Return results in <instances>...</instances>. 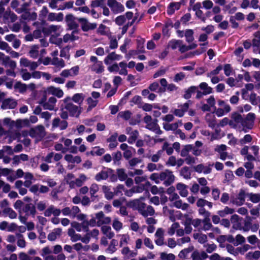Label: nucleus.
Wrapping results in <instances>:
<instances>
[{
    "mask_svg": "<svg viewBox=\"0 0 260 260\" xmlns=\"http://www.w3.org/2000/svg\"><path fill=\"white\" fill-rule=\"evenodd\" d=\"M62 229L61 228H55L53 231L50 233L48 235V239L50 241H55L57 238V236H60L61 234Z\"/></svg>",
    "mask_w": 260,
    "mask_h": 260,
    "instance_id": "12",
    "label": "nucleus"
},
{
    "mask_svg": "<svg viewBox=\"0 0 260 260\" xmlns=\"http://www.w3.org/2000/svg\"><path fill=\"white\" fill-rule=\"evenodd\" d=\"M126 21V18L124 15H120L117 16L115 20V23L118 25L121 26L123 25Z\"/></svg>",
    "mask_w": 260,
    "mask_h": 260,
    "instance_id": "42",
    "label": "nucleus"
},
{
    "mask_svg": "<svg viewBox=\"0 0 260 260\" xmlns=\"http://www.w3.org/2000/svg\"><path fill=\"white\" fill-rule=\"evenodd\" d=\"M160 258L162 260H175V256L173 253L167 254L165 252L160 253Z\"/></svg>",
    "mask_w": 260,
    "mask_h": 260,
    "instance_id": "37",
    "label": "nucleus"
},
{
    "mask_svg": "<svg viewBox=\"0 0 260 260\" xmlns=\"http://www.w3.org/2000/svg\"><path fill=\"white\" fill-rule=\"evenodd\" d=\"M179 227V224L178 222H175L172 224L171 226L168 230L169 235L172 236L175 234L176 230Z\"/></svg>",
    "mask_w": 260,
    "mask_h": 260,
    "instance_id": "49",
    "label": "nucleus"
},
{
    "mask_svg": "<svg viewBox=\"0 0 260 260\" xmlns=\"http://www.w3.org/2000/svg\"><path fill=\"white\" fill-rule=\"evenodd\" d=\"M193 148L192 145L188 144L184 146L181 151L180 155L182 157L186 156L188 154V152Z\"/></svg>",
    "mask_w": 260,
    "mask_h": 260,
    "instance_id": "34",
    "label": "nucleus"
},
{
    "mask_svg": "<svg viewBox=\"0 0 260 260\" xmlns=\"http://www.w3.org/2000/svg\"><path fill=\"white\" fill-rule=\"evenodd\" d=\"M30 6V3H23L21 7L16 10L17 12L18 13H22L25 11H29V10L27 8Z\"/></svg>",
    "mask_w": 260,
    "mask_h": 260,
    "instance_id": "50",
    "label": "nucleus"
},
{
    "mask_svg": "<svg viewBox=\"0 0 260 260\" xmlns=\"http://www.w3.org/2000/svg\"><path fill=\"white\" fill-rule=\"evenodd\" d=\"M122 56L121 55H118L115 53V52H112L109 53L104 59V62L106 64H110V60H119L122 58Z\"/></svg>",
    "mask_w": 260,
    "mask_h": 260,
    "instance_id": "11",
    "label": "nucleus"
},
{
    "mask_svg": "<svg viewBox=\"0 0 260 260\" xmlns=\"http://www.w3.org/2000/svg\"><path fill=\"white\" fill-rule=\"evenodd\" d=\"M199 87L203 91L208 92L207 94H210L213 92V89L212 87L208 86V84L206 82H202L199 85Z\"/></svg>",
    "mask_w": 260,
    "mask_h": 260,
    "instance_id": "30",
    "label": "nucleus"
},
{
    "mask_svg": "<svg viewBox=\"0 0 260 260\" xmlns=\"http://www.w3.org/2000/svg\"><path fill=\"white\" fill-rule=\"evenodd\" d=\"M65 109L69 111V115L71 117L78 118L81 112V110L79 109V107L73 103L67 104L65 106Z\"/></svg>",
    "mask_w": 260,
    "mask_h": 260,
    "instance_id": "4",
    "label": "nucleus"
},
{
    "mask_svg": "<svg viewBox=\"0 0 260 260\" xmlns=\"http://www.w3.org/2000/svg\"><path fill=\"white\" fill-rule=\"evenodd\" d=\"M158 176L161 181H164V184L166 186H170L174 182L175 176L170 170L166 169L165 171L160 172Z\"/></svg>",
    "mask_w": 260,
    "mask_h": 260,
    "instance_id": "2",
    "label": "nucleus"
},
{
    "mask_svg": "<svg viewBox=\"0 0 260 260\" xmlns=\"http://www.w3.org/2000/svg\"><path fill=\"white\" fill-rule=\"evenodd\" d=\"M180 175L185 179H190L191 173L189 171V168L186 166L183 167L180 170Z\"/></svg>",
    "mask_w": 260,
    "mask_h": 260,
    "instance_id": "22",
    "label": "nucleus"
},
{
    "mask_svg": "<svg viewBox=\"0 0 260 260\" xmlns=\"http://www.w3.org/2000/svg\"><path fill=\"white\" fill-rule=\"evenodd\" d=\"M193 34L194 32L192 29H187L185 30L184 36L187 42L190 43L194 40Z\"/></svg>",
    "mask_w": 260,
    "mask_h": 260,
    "instance_id": "20",
    "label": "nucleus"
},
{
    "mask_svg": "<svg viewBox=\"0 0 260 260\" xmlns=\"http://www.w3.org/2000/svg\"><path fill=\"white\" fill-rule=\"evenodd\" d=\"M248 220L247 221L245 220L244 221V226L243 227L242 230L244 232H247L249 230L250 226H251V217L249 216L246 217Z\"/></svg>",
    "mask_w": 260,
    "mask_h": 260,
    "instance_id": "52",
    "label": "nucleus"
},
{
    "mask_svg": "<svg viewBox=\"0 0 260 260\" xmlns=\"http://www.w3.org/2000/svg\"><path fill=\"white\" fill-rule=\"evenodd\" d=\"M223 67L222 65L219 64L218 66L216 67V68L213 71H211L210 73L207 74V77H211L212 76H214L218 74L219 72L222 70Z\"/></svg>",
    "mask_w": 260,
    "mask_h": 260,
    "instance_id": "43",
    "label": "nucleus"
},
{
    "mask_svg": "<svg viewBox=\"0 0 260 260\" xmlns=\"http://www.w3.org/2000/svg\"><path fill=\"white\" fill-rule=\"evenodd\" d=\"M83 93H76L73 95L72 100L76 103H80L83 100Z\"/></svg>",
    "mask_w": 260,
    "mask_h": 260,
    "instance_id": "45",
    "label": "nucleus"
},
{
    "mask_svg": "<svg viewBox=\"0 0 260 260\" xmlns=\"http://www.w3.org/2000/svg\"><path fill=\"white\" fill-rule=\"evenodd\" d=\"M173 27V23L170 18H168L165 22L162 28V34L164 37L169 38L171 36L170 30Z\"/></svg>",
    "mask_w": 260,
    "mask_h": 260,
    "instance_id": "6",
    "label": "nucleus"
},
{
    "mask_svg": "<svg viewBox=\"0 0 260 260\" xmlns=\"http://www.w3.org/2000/svg\"><path fill=\"white\" fill-rule=\"evenodd\" d=\"M113 228L117 231H119L122 228V223L117 220H114L112 224Z\"/></svg>",
    "mask_w": 260,
    "mask_h": 260,
    "instance_id": "57",
    "label": "nucleus"
},
{
    "mask_svg": "<svg viewBox=\"0 0 260 260\" xmlns=\"http://www.w3.org/2000/svg\"><path fill=\"white\" fill-rule=\"evenodd\" d=\"M235 176L233 173V172L231 170H227L225 173V179L224 183L227 182H230L234 180Z\"/></svg>",
    "mask_w": 260,
    "mask_h": 260,
    "instance_id": "38",
    "label": "nucleus"
},
{
    "mask_svg": "<svg viewBox=\"0 0 260 260\" xmlns=\"http://www.w3.org/2000/svg\"><path fill=\"white\" fill-rule=\"evenodd\" d=\"M36 129L37 132V135L38 136L41 138H43L45 136V128L42 125H38L36 127Z\"/></svg>",
    "mask_w": 260,
    "mask_h": 260,
    "instance_id": "36",
    "label": "nucleus"
},
{
    "mask_svg": "<svg viewBox=\"0 0 260 260\" xmlns=\"http://www.w3.org/2000/svg\"><path fill=\"white\" fill-rule=\"evenodd\" d=\"M77 19L81 23V28L83 31H88L90 30L89 25L88 24L87 20L86 18H79Z\"/></svg>",
    "mask_w": 260,
    "mask_h": 260,
    "instance_id": "19",
    "label": "nucleus"
},
{
    "mask_svg": "<svg viewBox=\"0 0 260 260\" xmlns=\"http://www.w3.org/2000/svg\"><path fill=\"white\" fill-rule=\"evenodd\" d=\"M137 42V49H138L140 53H144V43L145 42V40L140 37H138V39L136 40Z\"/></svg>",
    "mask_w": 260,
    "mask_h": 260,
    "instance_id": "15",
    "label": "nucleus"
},
{
    "mask_svg": "<svg viewBox=\"0 0 260 260\" xmlns=\"http://www.w3.org/2000/svg\"><path fill=\"white\" fill-rule=\"evenodd\" d=\"M178 127V124L176 123L173 124H164V128L166 131H170L174 129H177Z\"/></svg>",
    "mask_w": 260,
    "mask_h": 260,
    "instance_id": "60",
    "label": "nucleus"
},
{
    "mask_svg": "<svg viewBox=\"0 0 260 260\" xmlns=\"http://www.w3.org/2000/svg\"><path fill=\"white\" fill-rule=\"evenodd\" d=\"M223 69L224 70V74L226 76H229L231 74L233 69L230 64H225Z\"/></svg>",
    "mask_w": 260,
    "mask_h": 260,
    "instance_id": "48",
    "label": "nucleus"
},
{
    "mask_svg": "<svg viewBox=\"0 0 260 260\" xmlns=\"http://www.w3.org/2000/svg\"><path fill=\"white\" fill-rule=\"evenodd\" d=\"M15 89H18L20 93H24L26 91L27 86L25 84L21 83L20 81L17 82L14 85Z\"/></svg>",
    "mask_w": 260,
    "mask_h": 260,
    "instance_id": "25",
    "label": "nucleus"
},
{
    "mask_svg": "<svg viewBox=\"0 0 260 260\" xmlns=\"http://www.w3.org/2000/svg\"><path fill=\"white\" fill-rule=\"evenodd\" d=\"M114 163L116 164L117 162L118 165L120 164V160L122 158V154L120 151H117L116 152L114 153L113 154Z\"/></svg>",
    "mask_w": 260,
    "mask_h": 260,
    "instance_id": "41",
    "label": "nucleus"
},
{
    "mask_svg": "<svg viewBox=\"0 0 260 260\" xmlns=\"http://www.w3.org/2000/svg\"><path fill=\"white\" fill-rule=\"evenodd\" d=\"M47 90L49 94L54 95L58 98H61L63 95V92L61 89L54 86L48 87Z\"/></svg>",
    "mask_w": 260,
    "mask_h": 260,
    "instance_id": "9",
    "label": "nucleus"
},
{
    "mask_svg": "<svg viewBox=\"0 0 260 260\" xmlns=\"http://www.w3.org/2000/svg\"><path fill=\"white\" fill-rule=\"evenodd\" d=\"M140 200L139 199H136L133 201L129 202L127 205L131 208H133L135 210H137L138 207H139V204H140Z\"/></svg>",
    "mask_w": 260,
    "mask_h": 260,
    "instance_id": "46",
    "label": "nucleus"
},
{
    "mask_svg": "<svg viewBox=\"0 0 260 260\" xmlns=\"http://www.w3.org/2000/svg\"><path fill=\"white\" fill-rule=\"evenodd\" d=\"M131 112L128 110L125 111L123 112H120L118 114L121 117L123 118L125 120H127L131 118Z\"/></svg>",
    "mask_w": 260,
    "mask_h": 260,
    "instance_id": "54",
    "label": "nucleus"
},
{
    "mask_svg": "<svg viewBox=\"0 0 260 260\" xmlns=\"http://www.w3.org/2000/svg\"><path fill=\"white\" fill-rule=\"evenodd\" d=\"M143 121L147 124L145 127L147 129L152 132L156 131L155 128L157 127L155 124H153L152 117L150 115L146 114L143 118Z\"/></svg>",
    "mask_w": 260,
    "mask_h": 260,
    "instance_id": "8",
    "label": "nucleus"
},
{
    "mask_svg": "<svg viewBox=\"0 0 260 260\" xmlns=\"http://www.w3.org/2000/svg\"><path fill=\"white\" fill-rule=\"evenodd\" d=\"M23 211L27 214L29 212L32 217H34L36 213V209L35 205L29 203L25 205L23 209Z\"/></svg>",
    "mask_w": 260,
    "mask_h": 260,
    "instance_id": "14",
    "label": "nucleus"
},
{
    "mask_svg": "<svg viewBox=\"0 0 260 260\" xmlns=\"http://www.w3.org/2000/svg\"><path fill=\"white\" fill-rule=\"evenodd\" d=\"M173 5H174V2H172L168 6L167 14L169 15H172L175 13V9Z\"/></svg>",
    "mask_w": 260,
    "mask_h": 260,
    "instance_id": "63",
    "label": "nucleus"
},
{
    "mask_svg": "<svg viewBox=\"0 0 260 260\" xmlns=\"http://www.w3.org/2000/svg\"><path fill=\"white\" fill-rule=\"evenodd\" d=\"M191 19V14L187 13L181 17L180 21L183 24H186Z\"/></svg>",
    "mask_w": 260,
    "mask_h": 260,
    "instance_id": "56",
    "label": "nucleus"
},
{
    "mask_svg": "<svg viewBox=\"0 0 260 260\" xmlns=\"http://www.w3.org/2000/svg\"><path fill=\"white\" fill-rule=\"evenodd\" d=\"M235 210L233 208H230L228 206L224 207L223 210H219L217 212V214L219 216L223 217L227 214H232L234 213Z\"/></svg>",
    "mask_w": 260,
    "mask_h": 260,
    "instance_id": "18",
    "label": "nucleus"
},
{
    "mask_svg": "<svg viewBox=\"0 0 260 260\" xmlns=\"http://www.w3.org/2000/svg\"><path fill=\"white\" fill-rule=\"evenodd\" d=\"M17 105V103L16 101L13 99H5L1 105V108L3 109H14Z\"/></svg>",
    "mask_w": 260,
    "mask_h": 260,
    "instance_id": "7",
    "label": "nucleus"
},
{
    "mask_svg": "<svg viewBox=\"0 0 260 260\" xmlns=\"http://www.w3.org/2000/svg\"><path fill=\"white\" fill-rule=\"evenodd\" d=\"M250 248V246L248 244H245L241 247H238L236 248V250L238 252H239L241 254H243L246 251H247Z\"/></svg>",
    "mask_w": 260,
    "mask_h": 260,
    "instance_id": "55",
    "label": "nucleus"
},
{
    "mask_svg": "<svg viewBox=\"0 0 260 260\" xmlns=\"http://www.w3.org/2000/svg\"><path fill=\"white\" fill-rule=\"evenodd\" d=\"M112 11L114 14L121 13L124 11V7L120 3L117 2Z\"/></svg>",
    "mask_w": 260,
    "mask_h": 260,
    "instance_id": "33",
    "label": "nucleus"
},
{
    "mask_svg": "<svg viewBox=\"0 0 260 260\" xmlns=\"http://www.w3.org/2000/svg\"><path fill=\"white\" fill-rule=\"evenodd\" d=\"M3 213L8 214L11 219L16 218L17 217V213L11 208H6L4 209Z\"/></svg>",
    "mask_w": 260,
    "mask_h": 260,
    "instance_id": "27",
    "label": "nucleus"
},
{
    "mask_svg": "<svg viewBox=\"0 0 260 260\" xmlns=\"http://www.w3.org/2000/svg\"><path fill=\"white\" fill-rule=\"evenodd\" d=\"M231 118L234 120L236 123H241L243 127L242 131L244 133H247L248 130L252 129L253 127L252 125L251 127L249 126V122L245 120V117L243 118L242 115L237 112H234L231 114Z\"/></svg>",
    "mask_w": 260,
    "mask_h": 260,
    "instance_id": "1",
    "label": "nucleus"
},
{
    "mask_svg": "<svg viewBox=\"0 0 260 260\" xmlns=\"http://www.w3.org/2000/svg\"><path fill=\"white\" fill-rule=\"evenodd\" d=\"M203 222L204 223V229L205 231L209 230L212 226L209 217L205 218L203 220Z\"/></svg>",
    "mask_w": 260,
    "mask_h": 260,
    "instance_id": "40",
    "label": "nucleus"
},
{
    "mask_svg": "<svg viewBox=\"0 0 260 260\" xmlns=\"http://www.w3.org/2000/svg\"><path fill=\"white\" fill-rule=\"evenodd\" d=\"M255 119V114L254 113H249L246 115L245 117V120L249 122V126L251 127V125L254 126V121Z\"/></svg>",
    "mask_w": 260,
    "mask_h": 260,
    "instance_id": "29",
    "label": "nucleus"
},
{
    "mask_svg": "<svg viewBox=\"0 0 260 260\" xmlns=\"http://www.w3.org/2000/svg\"><path fill=\"white\" fill-rule=\"evenodd\" d=\"M99 190V186L96 184H92L90 187V193L91 197H97L94 196V194L96 193Z\"/></svg>",
    "mask_w": 260,
    "mask_h": 260,
    "instance_id": "47",
    "label": "nucleus"
},
{
    "mask_svg": "<svg viewBox=\"0 0 260 260\" xmlns=\"http://www.w3.org/2000/svg\"><path fill=\"white\" fill-rule=\"evenodd\" d=\"M138 136L139 132L137 130L133 131L131 134V136L128 138L127 142L131 144H133L136 141Z\"/></svg>",
    "mask_w": 260,
    "mask_h": 260,
    "instance_id": "26",
    "label": "nucleus"
},
{
    "mask_svg": "<svg viewBox=\"0 0 260 260\" xmlns=\"http://www.w3.org/2000/svg\"><path fill=\"white\" fill-rule=\"evenodd\" d=\"M252 140L251 136L249 134H247L244 136L243 139L240 140V142L241 144H245L251 142Z\"/></svg>",
    "mask_w": 260,
    "mask_h": 260,
    "instance_id": "61",
    "label": "nucleus"
},
{
    "mask_svg": "<svg viewBox=\"0 0 260 260\" xmlns=\"http://www.w3.org/2000/svg\"><path fill=\"white\" fill-rule=\"evenodd\" d=\"M118 244V241L116 239H112L110 242L109 247L106 249V251L113 253L116 250V246Z\"/></svg>",
    "mask_w": 260,
    "mask_h": 260,
    "instance_id": "23",
    "label": "nucleus"
},
{
    "mask_svg": "<svg viewBox=\"0 0 260 260\" xmlns=\"http://www.w3.org/2000/svg\"><path fill=\"white\" fill-rule=\"evenodd\" d=\"M109 177V171L102 170L95 176V179L97 181H100L102 180H106Z\"/></svg>",
    "mask_w": 260,
    "mask_h": 260,
    "instance_id": "17",
    "label": "nucleus"
},
{
    "mask_svg": "<svg viewBox=\"0 0 260 260\" xmlns=\"http://www.w3.org/2000/svg\"><path fill=\"white\" fill-rule=\"evenodd\" d=\"M144 243L146 247H148L150 249H153L154 248V246L149 238L146 237L144 239Z\"/></svg>",
    "mask_w": 260,
    "mask_h": 260,
    "instance_id": "64",
    "label": "nucleus"
},
{
    "mask_svg": "<svg viewBox=\"0 0 260 260\" xmlns=\"http://www.w3.org/2000/svg\"><path fill=\"white\" fill-rule=\"evenodd\" d=\"M163 150L166 151V153L168 155H171L173 152V147H169V144L167 142H165L162 145Z\"/></svg>",
    "mask_w": 260,
    "mask_h": 260,
    "instance_id": "44",
    "label": "nucleus"
},
{
    "mask_svg": "<svg viewBox=\"0 0 260 260\" xmlns=\"http://www.w3.org/2000/svg\"><path fill=\"white\" fill-rule=\"evenodd\" d=\"M63 19V14L62 13L56 14L55 13H49L48 15V20L49 21H56L57 22L62 21Z\"/></svg>",
    "mask_w": 260,
    "mask_h": 260,
    "instance_id": "10",
    "label": "nucleus"
},
{
    "mask_svg": "<svg viewBox=\"0 0 260 260\" xmlns=\"http://www.w3.org/2000/svg\"><path fill=\"white\" fill-rule=\"evenodd\" d=\"M2 149L4 153L6 152L8 155H11L14 153L13 149L11 146L8 145L4 146Z\"/></svg>",
    "mask_w": 260,
    "mask_h": 260,
    "instance_id": "62",
    "label": "nucleus"
},
{
    "mask_svg": "<svg viewBox=\"0 0 260 260\" xmlns=\"http://www.w3.org/2000/svg\"><path fill=\"white\" fill-rule=\"evenodd\" d=\"M109 171V176L112 182H115L117 180V175L113 174L114 171L112 169H108Z\"/></svg>",
    "mask_w": 260,
    "mask_h": 260,
    "instance_id": "59",
    "label": "nucleus"
},
{
    "mask_svg": "<svg viewBox=\"0 0 260 260\" xmlns=\"http://www.w3.org/2000/svg\"><path fill=\"white\" fill-rule=\"evenodd\" d=\"M146 206L145 203L140 201L139 207L137 209L144 217H147L148 216L147 212L145 210Z\"/></svg>",
    "mask_w": 260,
    "mask_h": 260,
    "instance_id": "28",
    "label": "nucleus"
},
{
    "mask_svg": "<svg viewBox=\"0 0 260 260\" xmlns=\"http://www.w3.org/2000/svg\"><path fill=\"white\" fill-rule=\"evenodd\" d=\"M70 47L69 46H67L62 48L60 51V56L61 57H64L65 58H69L70 55H67V54L69 53V50Z\"/></svg>",
    "mask_w": 260,
    "mask_h": 260,
    "instance_id": "39",
    "label": "nucleus"
},
{
    "mask_svg": "<svg viewBox=\"0 0 260 260\" xmlns=\"http://www.w3.org/2000/svg\"><path fill=\"white\" fill-rule=\"evenodd\" d=\"M117 177L121 181H124L127 178V174L125 173L123 169H118L117 170Z\"/></svg>",
    "mask_w": 260,
    "mask_h": 260,
    "instance_id": "32",
    "label": "nucleus"
},
{
    "mask_svg": "<svg viewBox=\"0 0 260 260\" xmlns=\"http://www.w3.org/2000/svg\"><path fill=\"white\" fill-rule=\"evenodd\" d=\"M87 104H88V107L87 108V110L89 111L91 110L92 108H94L96 106L98 101L97 100H93L92 98L89 97L87 99Z\"/></svg>",
    "mask_w": 260,
    "mask_h": 260,
    "instance_id": "35",
    "label": "nucleus"
},
{
    "mask_svg": "<svg viewBox=\"0 0 260 260\" xmlns=\"http://www.w3.org/2000/svg\"><path fill=\"white\" fill-rule=\"evenodd\" d=\"M198 89V87L195 86H191L187 89L185 91V93L183 97L186 100L190 99L191 97V94L196 92Z\"/></svg>",
    "mask_w": 260,
    "mask_h": 260,
    "instance_id": "16",
    "label": "nucleus"
},
{
    "mask_svg": "<svg viewBox=\"0 0 260 260\" xmlns=\"http://www.w3.org/2000/svg\"><path fill=\"white\" fill-rule=\"evenodd\" d=\"M176 164L177 161L175 156H171L166 162V165L168 166H175L176 165Z\"/></svg>",
    "mask_w": 260,
    "mask_h": 260,
    "instance_id": "53",
    "label": "nucleus"
},
{
    "mask_svg": "<svg viewBox=\"0 0 260 260\" xmlns=\"http://www.w3.org/2000/svg\"><path fill=\"white\" fill-rule=\"evenodd\" d=\"M182 43V41L180 40L172 39L169 42L168 45L172 49L175 50Z\"/></svg>",
    "mask_w": 260,
    "mask_h": 260,
    "instance_id": "21",
    "label": "nucleus"
},
{
    "mask_svg": "<svg viewBox=\"0 0 260 260\" xmlns=\"http://www.w3.org/2000/svg\"><path fill=\"white\" fill-rule=\"evenodd\" d=\"M185 74L183 72L177 73L175 75L174 81L176 82H178L182 80L185 78Z\"/></svg>",
    "mask_w": 260,
    "mask_h": 260,
    "instance_id": "58",
    "label": "nucleus"
},
{
    "mask_svg": "<svg viewBox=\"0 0 260 260\" xmlns=\"http://www.w3.org/2000/svg\"><path fill=\"white\" fill-rule=\"evenodd\" d=\"M236 242L234 243V244L235 246H238L239 244L244 243L245 239L242 235L238 234L236 236Z\"/></svg>",
    "mask_w": 260,
    "mask_h": 260,
    "instance_id": "51",
    "label": "nucleus"
},
{
    "mask_svg": "<svg viewBox=\"0 0 260 260\" xmlns=\"http://www.w3.org/2000/svg\"><path fill=\"white\" fill-rule=\"evenodd\" d=\"M246 194L243 189H241L238 195L231 197V202L237 206H241L244 204L245 201Z\"/></svg>",
    "mask_w": 260,
    "mask_h": 260,
    "instance_id": "3",
    "label": "nucleus"
},
{
    "mask_svg": "<svg viewBox=\"0 0 260 260\" xmlns=\"http://www.w3.org/2000/svg\"><path fill=\"white\" fill-rule=\"evenodd\" d=\"M187 185L182 183H178L176 185V188L179 190V194L182 197H186L188 195Z\"/></svg>",
    "mask_w": 260,
    "mask_h": 260,
    "instance_id": "13",
    "label": "nucleus"
},
{
    "mask_svg": "<svg viewBox=\"0 0 260 260\" xmlns=\"http://www.w3.org/2000/svg\"><path fill=\"white\" fill-rule=\"evenodd\" d=\"M193 246H191V247L182 249L180 251L178 254L179 257L181 258H186L187 254L193 250Z\"/></svg>",
    "mask_w": 260,
    "mask_h": 260,
    "instance_id": "24",
    "label": "nucleus"
},
{
    "mask_svg": "<svg viewBox=\"0 0 260 260\" xmlns=\"http://www.w3.org/2000/svg\"><path fill=\"white\" fill-rule=\"evenodd\" d=\"M247 196L249 197V200L253 203H257L260 201V194L250 193H247Z\"/></svg>",
    "mask_w": 260,
    "mask_h": 260,
    "instance_id": "31",
    "label": "nucleus"
},
{
    "mask_svg": "<svg viewBox=\"0 0 260 260\" xmlns=\"http://www.w3.org/2000/svg\"><path fill=\"white\" fill-rule=\"evenodd\" d=\"M76 18L72 14H69L66 16L65 21L70 30L77 29L79 25L75 22Z\"/></svg>",
    "mask_w": 260,
    "mask_h": 260,
    "instance_id": "5",
    "label": "nucleus"
}]
</instances>
